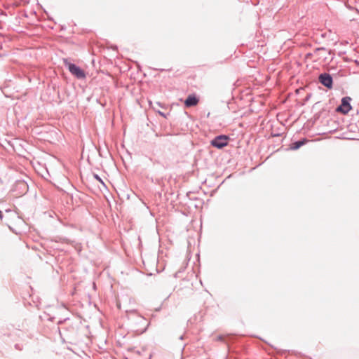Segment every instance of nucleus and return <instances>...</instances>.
<instances>
[{
  "mask_svg": "<svg viewBox=\"0 0 359 359\" xmlns=\"http://www.w3.org/2000/svg\"><path fill=\"white\" fill-rule=\"evenodd\" d=\"M65 65L67 67L69 72L76 76L78 79L86 78L85 72L76 65L68 62L67 60H65Z\"/></svg>",
  "mask_w": 359,
  "mask_h": 359,
  "instance_id": "1",
  "label": "nucleus"
},
{
  "mask_svg": "<svg viewBox=\"0 0 359 359\" xmlns=\"http://www.w3.org/2000/svg\"><path fill=\"white\" fill-rule=\"evenodd\" d=\"M229 139L226 135H219L211 140L210 144L217 149H222L228 144Z\"/></svg>",
  "mask_w": 359,
  "mask_h": 359,
  "instance_id": "2",
  "label": "nucleus"
},
{
  "mask_svg": "<svg viewBox=\"0 0 359 359\" xmlns=\"http://www.w3.org/2000/svg\"><path fill=\"white\" fill-rule=\"evenodd\" d=\"M129 320L137 324L142 325L144 326H147V320L143 316L139 315L136 311H132L130 312ZM147 329V327L141 329L142 332H144ZM137 330H140V328H137Z\"/></svg>",
  "mask_w": 359,
  "mask_h": 359,
  "instance_id": "3",
  "label": "nucleus"
},
{
  "mask_svg": "<svg viewBox=\"0 0 359 359\" xmlns=\"http://www.w3.org/2000/svg\"><path fill=\"white\" fill-rule=\"evenodd\" d=\"M319 82L328 89H332L333 87V79L329 73H321L318 76Z\"/></svg>",
  "mask_w": 359,
  "mask_h": 359,
  "instance_id": "4",
  "label": "nucleus"
},
{
  "mask_svg": "<svg viewBox=\"0 0 359 359\" xmlns=\"http://www.w3.org/2000/svg\"><path fill=\"white\" fill-rule=\"evenodd\" d=\"M351 100L350 97H344L341 99V104L337 108V111L343 114H347L352 108L350 104Z\"/></svg>",
  "mask_w": 359,
  "mask_h": 359,
  "instance_id": "5",
  "label": "nucleus"
},
{
  "mask_svg": "<svg viewBox=\"0 0 359 359\" xmlns=\"http://www.w3.org/2000/svg\"><path fill=\"white\" fill-rule=\"evenodd\" d=\"M199 99L195 95H189L184 101L187 107H194L198 104Z\"/></svg>",
  "mask_w": 359,
  "mask_h": 359,
  "instance_id": "6",
  "label": "nucleus"
},
{
  "mask_svg": "<svg viewBox=\"0 0 359 359\" xmlns=\"http://www.w3.org/2000/svg\"><path fill=\"white\" fill-rule=\"evenodd\" d=\"M307 142H308L307 139L303 138L300 140L292 142L290 144V148L292 150H297V149H299L302 146L304 145Z\"/></svg>",
  "mask_w": 359,
  "mask_h": 359,
  "instance_id": "7",
  "label": "nucleus"
},
{
  "mask_svg": "<svg viewBox=\"0 0 359 359\" xmlns=\"http://www.w3.org/2000/svg\"><path fill=\"white\" fill-rule=\"evenodd\" d=\"M18 185H20V187H22L24 190L27 191V189H28V186L27 185V184L24 182H19L18 184Z\"/></svg>",
  "mask_w": 359,
  "mask_h": 359,
  "instance_id": "8",
  "label": "nucleus"
},
{
  "mask_svg": "<svg viewBox=\"0 0 359 359\" xmlns=\"http://www.w3.org/2000/svg\"><path fill=\"white\" fill-rule=\"evenodd\" d=\"M93 177L95 180H97L98 182H100V183H102V184L104 185V182L102 181V180L101 179V177L97 175V174H94L93 175Z\"/></svg>",
  "mask_w": 359,
  "mask_h": 359,
  "instance_id": "9",
  "label": "nucleus"
},
{
  "mask_svg": "<svg viewBox=\"0 0 359 359\" xmlns=\"http://www.w3.org/2000/svg\"><path fill=\"white\" fill-rule=\"evenodd\" d=\"M4 219H6L3 211L0 210V222H4Z\"/></svg>",
  "mask_w": 359,
  "mask_h": 359,
  "instance_id": "10",
  "label": "nucleus"
},
{
  "mask_svg": "<svg viewBox=\"0 0 359 359\" xmlns=\"http://www.w3.org/2000/svg\"><path fill=\"white\" fill-rule=\"evenodd\" d=\"M15 348L18 351H22V346L19 344H15Z\"/></svg>",
  "mask_w": 359,
  "mask_h": 359,
  "instance_id": "11",
  "label": "nucleus"
},
{
  "mask_svg": "<svg viewBox=\"0 0 359 359\" xmlns=\"http://www.w3.org/2000/svg\"><path fill=\"white\" fill-rule=\"evenodd\" d=\"M156 112H157L159 115H161V116H163V117H164V118H166V117H167L166 114H165V113H163V112L161 111H156Z\"/></svg>",
  "mask_w": 359,
  "mask_h": 359,
  "instance_id": "12",
  "label": "nucleus"
},
{
  "mask_svg": "<svg viewBox=\"0 0 359 359\" xmlns=\"http://www.w3.org/2000/svg\"><path fill=\"white\" fill-rule=\"evenodd\" d=\"M224 339V337L222 335H218L217 337H216V341H222Z\"/></svg>",
  "mask_w": 359,
  "mask_h": 359,
  "instance_id": "13",
  "label": "nucleus"
},
{
  "mask_svg": "<svg viewBox=\"0 0 359 359\" xmlns=\"http://www.w3.org/2000/svg\"><path fill=\"white\" fill-rule=\"evenodd\" d=\"M325 50V48L324 47H320V48H316V51Z\"/></svg>",
  "mask_w": 359,
  "mask_h": 359,
  "instance_id": "14",
  "label": "nucleus"
},
{
  "mask_svg": "<svg viewBox=\"0 0 359 359\" xmlns=\"http://www.w3.org/2000/svg\"><path fill=\"white\" fill-rule=\"evenodd\" d=\"M156 104L158 105L160 107H163V104L161 102H156Z\"/></svg>",
  "mask_w": 359,
  "mask_h": 359,
  "instance_id": "15",
  "label": "nucleus"
},
{
  "mask_svg": "<svg viewBox=\"0 0 359 359\" xmlns=\"http://www.w3.org/2000/svg\"><path fill=\"white\" fill-rule=\"evenodd\" d=\"M5 211L6 214L12 213V211L10 209H6Z\"/></svg>",
  "mask_w": 359,
  "mask_h": 359,
  "instance_id": "16",
  "label": "nucleus"
},
{
  "mask_svg": "<svg viewBox=\"0 0 359 359\" xmlns=\"http://www.w3.org/2000/svg\"><path fill=\"white\" fill-rule=\"evenodd\" d=\"M311 55H312V54H311V53H307V54H306V57H310Z\"/></svg>",
  "mask_w": 359,
  "mask_h": 359,
  "instance_id": "17",
  "label": "nucleus"
},
{
  "mask_svg": "<svg viewBox=\"0 0 359 359\" xmlns=\"http://www.w3.org/2000/svg\"><path fill=\"white\" fill-rule=\"evenodd\" d=\"M180 339H181V340L183 339V336L182 335L180 337Z\"/></svg>",
  "mask_w": 359,
  "mask_h": 359,
  "instance_id": "18",
  "label": "nucleus"
}]
</instances>
